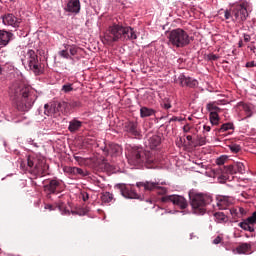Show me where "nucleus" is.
Returning <instances> with one entry per match:
<instances>
[{
    "instance_id": "nucleus-1",
    "label": "nucleus",
    "mask_w": 256,
    "mask_h": 256,
    "mask_svg": "<svg viewBox=\"0 0 256 256\" xmlns=\"http://www.w3.org/2000/svg\"><path fill=\"white\" fill-rule=\"evenodd\" d=\"M11 97L15 101L16 109L22 113L29 111L37 100L35 90L25 83H15L11 87Z\"/></svg>"
},
{
    "instance_id": "nucleus-2",
    "label": "nucleus",
    "mask_w": 256,
    "mask_h": 256,
    "mask_svg": "<svg viewBox=\"0 0 256 256\" xmlns=\"http://www.w3.org/2000/svg\"><path fill=\"white\" fill-rule=\"evenodd\" d=\"M137 32L130 26H123L121 23H113L104 33L102 43L113 45L119 41H135Z\"/></svg>"
},
{
    "instance_id": "nucleus-3",
    "label": "nucleus",
    "mask_w": 256,
    "mask_h": 256,
    "mask_svg": "<svg viewBox=\"0 0 256 256\" xmlns=\"http://www.w3.org/2000/svg\"><path fill=\"white\" fill-rule=\"evenodd\" d=\"M128 163L130 165H141L142 163H145L147 169H153V167H156L157 165L153 153L145 151L141 147L132 148L128 157Z\"/></svg>"
},
{
    "instance_id": "nucleus-4",
    "label": "nucleus",
    "mask_w": 256,
    "mask_h": 256,
    "mask_svg": "<svg viewBox=\"0 0 256 256\" xmlns=\"http://www.w3.org/2000/svg\"><path fill=\"white\" fill-rule=\"evenodd\" d=\"M190 205L195 215H205L207 211V205H210L213 198L205 193H199L195 191L189 192Z\"/></svg>"
},
{
    "instance_id": "nucleus-5",
    "label": "nucleus",
    "mask_w": 256,
    "mask_h": 256,
    "mask_svg": "<svg viewBox=\"0 0 256 256\" xmlns=\"http://www.w3.org/2000/svg\"><path fill=\"white\" fill-rule=\"evenodd\" d=\"M224 17L226 20L231 19L234 23H245L247 17H249V12L247 11V6L245 4H235L229 10L224 11Z\"/></svg>"
},
{
    "instance_id": "nucleus-6",
    "label": "nucleus",
    "mask_w": 256,
    "mask_h": 256,
    "mask_svg": "<svg viewBox=\"0 0 256 256\" xmlns=\"http://www.w3.org/2000/svg\"><path fill=\"white\" fill-rule=\"evenodd\" d=\"M167 39L168 44L172 45V47H176L177 49L187 47V45L191 43V40H189V34L181 28L168 32Z\"/></svg>"
},
{
    "instance_id": "nucleus-7",
    "label": "nucleus",
    "mask_w": 256,
    "mask_h": 256,
    "mask_svg": "<svg viewBox=\"0 0 256 256\" xmlns=\"http://www.w3.org/2000/svg\"><path fill=\"white\" fill-rule=\"evenodd\" d=\"M27 167L34 175H45V171L49 169V165H47L45 158L37 154L28 156Z\"/></svg>"
},
{
    "instance_id": "nucleus-8",
    "label": "nucleus",
    "mask_w": 256,
    "mask_h": 256,
    "mask_svg": "<svg viewBox=\"0 0 256 256\" xmlns=\"http://www.w3.org/2000/svg\"><path fill=\"white\" fill-rule=\"evenodd\" d=\"M161 185H165V183L153 181H144L136 183V187L138 189L144 188V191H158L159 195H165V193H167V188L162 187Z\"/></svg>"
},
{
    "instance_id": "nucleus-9",
    "label": "nucleus",
    "mask_w": 256,
    "mask_h": 256,
    "mask_svg": "<svg viewBox=\"0 0 256 256\" xmlns=\"http://www.w3.org/2000/svg\"><path fill=\"white\" fill-rule=\"evenodd\" d=\"M27 57L30 71H33L36 75H42L43 66L41 65V62H39L37 53H35L34 50H28Z\"/></svg>"
},
{
    "instance_id": "nucleus-10",
    "label": "nucleus",
    "mask_w": 256,
    "mask_h": 256,
    "mask_svg": "<svg viewBox=\"0 0 256 256\" xmlns=\"http://www.w3.org/2000/svg\"><path fill=\"white\" fill-rule=\"evenodd\" d=\"M163 203H173V205H176V207H179V209H187L189 207V202H187V199L181 195H168L162 197Z\"/></svg>"
},
{
    "instance_id": "nucleus-11",
    "label": "nucleus",
    "mask_w": 256,
    "mask_h": 256,
    "mask_svg": "<svg viewBox=\"0 0 256 256\" xmlns=\"http://www.w3.org/2000/svg\"><path fill=\"white\" fill-rule=\"evenodd\" d=\"M224 173L226 175H237V173L243 175L245 173V164L243 162H235L232 165L224 166Z\"/></svg>"
},
{
    "instance_id": "nucleus-12",
    "label": "nucleus",
    "mask_w": 256,
    "mask_h": 256,
    "mask_svg": "<svg viewBox=\"0 0 256 256\" xmlns=\"http://www.w3.org/2000/svg\"><path fill=\"white\" fill-rule=\"evenodd\" d=\"M121 195L126 199H139V194L133 190V187L127 186L125 184H118L117 185Z\"/></svg>"
},
{
    "instance_id": "nucleus-13",
    "label": "nucleus",
    "mask_w": 256,
    "mask_h": 256,
    "mask_svg": "<svg viewBox=\"0 0 256 256\" xmlns=\"http://www.w3.org/2000/svg\"><path fill=\"white\" fill-rule=\"evenodd\" d=\"M43 183L44 191L45 193H48V195L57 193V189H59V186L61 185V182H59L57 179L45 180Z\"/></svg>"
},
{
    "instance_id": "nucleus-14",
    "label": "nucleus",
    "mask_w": 256,
    "mask_h": 256,
    "mask_svg": "<svg viewBox=\"0 0 256 256\" xmlns=\"http://www.w3.org/2000/svg\"><path fill=\"white\" fill-rule=\"evenodd\" d=\"M124 131L133 137H139L141 135V131H139V124L135 121L126 122L124 124Z\"/></svg>"
},
{
    "instance_id": "nucleus-15",
    "label": "nucleus",
    "mask_w": 256,
    "mask_h": 256,
    "mask_svg": "<svg viewBox=\"0 0 256 256\" xmlns=\"http://www.w3.org/2000/svg\"><path fill=\"white\" fill-rule=\"evenodd\" d=\"M178 79L180 81L181 87H190L193 89V88L197 87V85H199V82H197V80H195L191 77H187V76H185V74H180Z\"/></svg>"
},
{
    "instance_id": "nucleus-16",
    "label": "nucleus",
    "mask_w": 256,
    "mask_h": 256,
    "mask_svg": "<svg viewBox=\"0 0 256 256\" xmlns=\"http://www.w3.org/2000/svg\"><path fill=\"white\" fill-rule=\"evenodd\" d=\"M122 148L119 146V144H109L104 148L105 155H111V157H117L118 155H121Z\"/></svg>"
},
{
    "instance_id": "nucleus-17",
    "label": "nucleus",
    "mask_w": 256,
    "mask_h": 256,
    "mask_svg": "<svg viewBox=\"0 0 256 256\" xmlns=\"http://www.w3.org/2000/svg\"><path fill=\"white\" fill-rule=\"evenodd\" d=\"M65 11L68 13H79L81 11V3L79 0H68Z\"/></svg>"
},
{
    "instance_id": "nucleus-18",
    "label": "nucleus",
    "mask_w": 256,
    "mask_h": 256,
    "mask_svg": "<svg viewBox=\"0 0 256 256\" xmlns=\"http://www.w3.org/2000/svg\"><path fill=\"white\" fill-rule=\"evenodd\" d=\"M2 21L4 25H10L11 27H18L21 21L13 14H6L3 16Z\"/></svg>"
},
{
    "instance_id": "nucleus-19",
    "label": "nucleus",
    "mask_w": 256,
    "mask_h": 256,
    "mask_svg": "<svg viewBox=\"0 0 256 256\" xmlns=\"http://www.w3.org/2000/svg\"><path fill=\"white\" fill-rule=\"evenodd\" d=\"M11 39H13V33L0 30V45L6 47V45H9V41H11Z\"/></svg>"
},
{
    "instance_id": "nucleus-20",
    "label": "nucleus",
    "mask_w": 256,
    "mask_h": 256,
    "mask_svg": "<svg viewBox=\"0 0 256 256\" xmlns=\"http://www.w3.org/2000/svg\"><path fill=\"white\" fill-rule=\"evenodd\" d=\"M81 127H83V122L74 118L69 122L68 131H70V133H77Z\"/></svg>"
},
{
    "instance_id": "nucleus-21",
    "label": "nucleus",
    "mask_w": 256,
    "mask_h": 256,
    "mask_svg": "<svg viewBox=\"0 0 256 256\" xmlns=\"http://www.w3.org/2000/svg\"><path fill=\"white\" fill-rule=\"evenodd\" d=\"M236 252L238 255H247V253H251V244L241 243L236 247Z\"/></svg>"
},
{
    "instance_id": "nucleus-22",
    "label": "nucleus",
    "mask_w": 256,
    "mask_h": 256,
    "mask_svg": "<svg viewBox=\"0 0 256 256\" xmlns=\"http://www.w3.org/2000/svg\"><path fill=\"white\" fill-rule=\"evenodd\" d=\"M159 145H161V137L153 135L148 139V147H150V149H157Z\"/></svg>"
},
{
    "instance_id": "nucleus-23",
    "label": "nucleus",
    "mask_w": 256,
    "mask_h": 256,
    "mask_svg": "<svg viewBox=\"0 0 256 256\" xmlns=\"http://www.w3.org/2000/svg\"><path fill=\"white\" fill-rule=\"evenodd\" d=\"M44 113L48 117H49V115H55V113H59V111H57V103L54 102L51 105L45 104V106H44Z\"/></svg>"
},
{
    "instance_id": "nucleus-24",
    "label": "nucleus",
    "mask_w": 256,
    "mask_h": 256,
    "mask_svg": "<svg viewBox=\"0 0 256 256\" xmlns=\"http://www.w3.org/2000/svg\"><path fill=\"white\" fill-rule=\"evenodd\" d=\"M56 107L58 113H69V111H71L69 108V102L66 101L56 102Z\"/></svg>"
},
{
    "instance_id": "nucleus-25",
    "label": "nucleus",
    "mask_w": 256,
    "mask_h": 256,
    "mask_svg": "<svg viewBox=\"0 0 256 256\" xmlns=\"http://www.w3.org/2000/svg\"><path fill=\"white\" fill-rule=\"evenodd\" d=\"M153 115H155V110L153 108L145 106L140 108V117L142 119H145V117H153Z\"/></svg>"
},
{
    "instance_id": "nucleus-26",
    "label": "nucleus",
    "mask_w": 256,
    "mask_h": 256,
    "mask_svg": "<svg viewBox=\"0 0 256 256\" xmlns=\"http://www.w3.org/2000/svg\"><path fill=\"white\" fill-rule=\"evenodd\" d=\"M234 131L235 130V125H233L232 122L224 123L221 125L219 128L218 132L219 133H225V131Z\"/></svg>"
},
{
    "instance_id": "nucleus-27",
    "label": "nucleus",
    "mask_w": 256,
    "mask_h": 256,
    "mask_svg": "<svg viewBox=\"0 0 256 256\" xmlns=\"http://www.w3.org/2000/svg\"><path fill=\"white\" fill-rule=\"evenodd\" d=\"M214 217L218 223H227L229 221V218L223 212H216Z\"/></svg>"
},
{
    "instance_id": "nucleus-28",
    "label": "nucleus",
    "mask_w": 256,
    "mask_h": 256,
    "mask_svg": "<svg viewBox=\"0 0 256 256\" xmlns=\"http://www.w3.org/2000/svg\"><path fill=\"white\" fill-rule=\"evenodd\" d=\"M217 205L219 209L225 210L227 207H229L230 203L229 200L225 197L218 199Z\"/></svg>"
},
{
    "instance_id": "nucleus-29",
    "label": "nucleus",
    "mask_w": 256,
    "mask_h": 256,
    "mask_svg": "<svg viewBox=\"0 0 256 256\" xmlns=\"http://www.w3.org/2000/svg\"><path fill=\"white\" fill-rule=\"evenodd\" d=\"M240 107H242L244 113L246 114V117H252L253 116V110H251V106H249L246 103L240 102Z\"/></svg>"
},
{
    "instance_id": "nucleus-30",
    "label": "nucleus",
    "mask_w": 256,
    "mask_h": 256,
    "mask_svg": "<svg viewBox=\"0 0 256 256\" xmlns=\"http://www.w3.org/2000/svg\"><path fill=\"white\" fill-rule=\"evenodd\" d=\"M102 203H111L113 201V194L110 192H104L101 194Z\"/></svg>"
},
{
    "instance_id": "nucleus-31",
    "label": "nucleus",
    "mask_w": 256,
    "mask_h": 256,
    "mask_svg": "<svg viewBox=\"0 0 256 256\" xmlns=\"http://www.w3.org/2000/svg\"><path fill=\"white\" fill-rule=\"evenodd\" d=\"M209 120L211 125H219V121H220L219 114L215 112H211L209 114Z\"/></svg>"
},
{
    "instance_id": "nucleus-32",
    "label": "nucleus",
    "mask_w": 256,
    "mask_h": 256,
    "mask_svg": "<svg viewBox=\"0 0 256 256\" xmlns=\"http://www.w3.org/2000/svg\"><path fill=\"white\" fill-rule=\"evenodd\" d=\"M64 49H67L72 57H75V55H77V51H79V48L75 45H65Z\"/></svg>"
},
{
    "instance_id": "nucleus-33",
    "label": "nucleus",
    "mask_w": 256,
    "mask_h": 256,
    "mask_svg": "<svg viewBox=\"0 0 256 256\" xmlns=\"http://www.w3.org/2000/svg\"><path fill=\"white\" fill-rule=\"evenodd\" d=\"M68 107L71 111V109H77L78 107H81V101L79 100H70L68 102Z\"/></svg>"
},
{
    "instance_id": "nucleus-34",
    "label": "nucleus",
    "mask_w": 256,
    "mask_h": 256,
    "mask_svg": "<svg viewBox=\"0 0 256 256\" xmlns=\"http://www.w3.org/2000/svg\"><path fill=\"white\" fill-rule=\"evenodd\" d=\"M207 109L210 113L219 114V111H221V108H219L218 106H215V104H208Z\"/></svg>"
},
{
    "instance_id": "nucleus-35",
    "label": "nucleus",
    "mask_w": 256,
    "mask_h": 256,
    "mask_svg": "<svg viewBox=\"0 0 256 256\" xmlns=\"http://www.w3.org/2000/svg\"><path fill=\"white\" fill-rule=\"evenodd\" d=\"M61 91H63V93H71V91H73V84L63 85Z\"/></svg>"
},
{
    "instance_id": "nucleus-36",
    "label": "nucleus",
    "mask_w": 256,
    "mask_h": 256,
    "mask_svg": "<svg viewBox=\"0 0 256 256\" xmlns=\"http://www.w3.org/2000/svg\"><path fill=\"white\" fill-rule=\"evenodd\" d=\"M246 221L250 224V225H256V211L254 213H252V215L250 217H248L246 219Z\"/></svg>"
},
{
    "instance_id": "nucleus-37",
    "label": "nucleus",
    "mask_w": 256,
    "mask_h": 256,
    "mask_svg": "<svg viewBox=\"0 0 256 256\" xmlns=\"http://www.w3.org/2000/svg\"><path fill=\"white\" fill-rule=\"evenodd\" d=\"M59 55H60V57H63L64 59H71V55H69V50H67V48L60 51Z\"/></svg>"
},
{
    "instance_id": "nucleus-38",
    "label": "nucleus",
    "mask_w": 256,
    "mask_h": 256,
    "mask_svg": "<svg viewBox=\"0 0 256 256\" xmlns=\"http://www.w3.org/2000/svg\"><path fill=\"white\" fill-rule=\"evenodd\" d=\"M229 148L232 153H239V151H241V146L237 144H232Z\"/></svg>"
},
{
    "instance_id": "nucleus-39",
    "label": "nucleus",
    "mask_w": 256,
    "mask_h": 256,
    "mask_svg": "<svg viewBox=\"0 0 256 256\" xmlns=\"http://www.w3.org/2000/svg\"><path fill=\"white\" fill-rule=\"evenodd\" d=\"M230 211V214L232 215L233 219H239V210L235 209V208H232L229 210Z\"/></svg>"
},
{
    "instance_id": "nucleus-40",
    "label": "nucleus",
    "mask_w": 256,
    "mask_h": 256,
    "mask_svg": "<svg viewBox=\"0 0 256 256\" xmlns=\"http://www.w3.org/2000/svg\"><path fill=\"white\" fill-rule=\"evenodd\" d=\"M238 225L239 227H241V229L247 231L248 226L251 224L247 220H245L244 222H240Z\"/></svg>"
},
{
    "instance_id": "nucleus-41",
    "label": "nucleus",
    "mask_w": 256,
    "mask_h": 256,
    "mask_svg": "<svg viewBox=\"0 0 256 256\" xmlns=\"http://www.w3.org/2000/svg\"><path fill=\"white\" fill-rule=\"evenodd\" d=\"M227 179H229V177L227 176V174H222L218 177V182L219 183H226Z\"/></svg>"
},
{
    "instance_id": "nucleus-42",
    "label": "nucleus",
    "mask_w": 256,
    "mask_h": 256,
    "mask_svg": "<svg viewBox=\"0 0 256 256\" xmlns=\"http://www.w3.org/2000/svg\"><path fill=\"white\" fill-rule=\"evenodd\" d=\"M225 161H227V157L221 156L216 160L217 165H225Z\"/></svg>"
},
{
    "instance_id": "nucleus-43",
    "label": "nucleus",
    "mask_w": 256,
    "mask_h": 256,
    "mask_svg": "<svg viewBox=\"0 0 256 256\" xmlns=\"http://www.w3.org/2000/svg\"><path fill=\"white\" fill-rule=\"evenodd\" d=\"M207 59H208V61H217V59H219V55H216V54H208V55H207Z\"/></svg>"
},
{
    "instance_id": "nucleus-44",
    "label": "nucleus",
    "mask_w": 256,
    "mask_h": 256,
    "mask_svg": "<svg viewBox=\"0 0 256 256\" xmlns=\"http://www.w3.org/2000/svg\"><path fill=\"white\" fill-rule=\"evenodd\" d=\"M207 143V139L205 137H199L198 138V145L202 147V145H205Z\"/></svg>"
},
{
    "instance_id": "nucleus-45",
    "label": "nucleus",
    "mask_w": 256,
    "mask_h": 256,
    "mask_svg": "<svg viewBox=\"0 0 256 256\" xmlns=\"http://www.w3.org/2000/svg\"><path fill=\"white\" fill-rule=\"evenodd\" d=\"M163 109H171V102H169V100L165 101L162 104Z\"/></svg>"
},
{
    "instance_id": "nucleus-46",
    "label": "nucleus",
    "mask_w": 256,
    "mask_h": 256,
    "mask_svg": "<svg viewBox=\"0 0 256 256\" xmlns=\"http://www.w3.org/2000/svg\"><path fill=\"white\" fill-rule=\"evenodd\" d=\"M82 199H83V201H89V193L83 192L82 193Z\"/></svg>"
},
{
    "instance_id": "nucleus-47",
    "label": "nucleus",
    "mask_w": 256,
    "mask_h": 256,
    "mask_svg": "<svg viewBox=\"0 0 256 256\" xmlns=\"http://www.w3.org/2000/svg\"><path fill=\"white\" fill-rule=\"evenodd\" d=\"M222 241V238L220 236H217L214 240H213V243L214 245H219V243H221Z\"/></svg>"
},
{
    "instance_id": "nucleus-48",
    "label": "nucleus",
    "mask_w": 256,
    "mask_h": 256,
    "mask_svg": "<svg viewBox=\"0 0 256 256\" xmlns=\"http://www.w3.org/2000/svg\"><path fill=\"white\" fill-rule=\"evenodd\" d=\"M183 131H184V133H189V131H191V126H189V124H186V125L183 127Z\"/></svg>"
},
{
    "instance_id": "nucleus-49",
    "label": "nucleus",
    "mask_w": 256,
    "mask_h": 256,
    "mask_svg": "<svg viewBox=\"0 0 256 256\" xmlns=\"http://www.w3.org/2000/svg\"><path fill=\"white\" fill-rule=\"evenodd\" d=\"M244 41L245 43H249V41H251V36L249 34H244Z\"/></svg>"
},
{
    "instance_id": "nucleus-50",
    "label": "nucleus",
    "mask_w": 256,
    "mask_h": 256,
    "mask_svg": "<svg viewBox=\"0 0 256 256\" xmlns=\"http://www.w3.org/2000/svg\"><path fill=\"white\" fill-rule=\"evenodd\" d=\"M238 214H239V217H243V215H245V209L244 208H239L238 209Z\"/></svg>"
},
{
    "instance_id": "nucleus-51",
    "label": "nucleus",
    "mask_w": 256,
    "mask_h": 256,
    "mask_svg": "<svg viewBox=\"0 0 256 256\" xmlns=\"http://www.w3.org/2000/svg\"><path fill=\"white\" fill-rule=\"evenodd\" d=\"M246 67H256V63H255V61H251V62H247L246 63Z\"/></svg>"
},
{
    "instance_id": "nucleus-52",
    "label": "nucleus",
    "mask_w": 256,
    "mask_h": 256,
    "mask_svg": "<svg viewBox=\"0 0 256 256\" xmlns=\"http://www.w3.org/2000/svg\"><path fill=\"white\" fill-rule=\"evenodd\" d=\"M70 172L73 173L74 175H78V168L77 167L70 168Z\"/></svg>"
},
{
    "instance_id": "nucleus-53",
    "label": "nucleus",
    "mask_w": 256,
    "mask_h": 256,
    "mask_svg": "<svg viewBox=\"0 0 256 256\" xmlns=\"http://www.w3.org/2000/svg\"><path fill=\"white\" fill-rule=\"evenodd\" d=\"M251 225H253V224H248V228H246V231L253 233V231H255V228H253V226H251Z\"/></svg>"
},
{
    "instance_id": "nucleus-54",
    "label": "nucleus",
    "mask_w": 256,
    "mask_h": 256,
    "mask_svg": "<svg viewBox=\"0 0 256 256\" xmlns=\"http://www.w3.org/2000/svg\"><path fill=\"white\" fill-rule=\"evenodd\" d=\"M171 121H181V118L177 117V116H173L171 119H170V122Z\"/></svg>"
},
{
    "instance_id": "nucleus-55",
    "label": "nucleus",
    "mask_w": 256,
    "mask_h": 256,
    "mask_svg": "<svg viewBox=\"0 0 256 256\" xmlns=\"http://www.w3.org/2000/svg\"><path fill=\"white\" fill-rule=\"evenodd\" d=\"M203 128H204V131H207V132L211 131V126L204 125Z\"/></svg>"
},
{
    "instance_id": "nucleus-56",
    "label": "nucleus",
    "mask_w": 256,
    "mask_h": 256,
    "mask_svg": "<svg viewBox=\"0 0 256 256\" xmlns=\"http://www.w3.org/2000/svg\"><path fill=\"white\" fill-rule=\"evenodd\" d=\"M45 209H50V211H53V205H46Z\"/></svg>"
},
{
    "instance_id": "nucleus-57",
    "label": "nucleus",
    "mask_w": 256,
    "mask_h": 256,
    "mask_svg": "<svg viewBox=\"0 0 256 256\" xmlns=\"http://www.w3.org/2000/svg\"><path fill=\"white\" fill-rule=\"evenodd\" d=\"M62 214H63V215H69V214H70V212H69V210L64 209V210H63V212H62Z\"/></svg>"
},
{
    "instance_id": "nucleus-58",
    "label": "nucleus",
    "mask_w": 256,
    "mask_h": 256,
    "mask_svg": "<svg viewBox=\"0 0 256 256\" xmlns=\"http://www.w3.org/2000/svg\"><path fill=\"white\" fill-rule=\"evenodd\" d=\"M186 139H187V141H193V136L188 135V136H186Z\"/></svg>"
},
{
    "instance_id": "nucleus-59",
    "label": "nucleus",
    "mask_w": 256,
    "mask_h": 256,
    "mask_svg": "<svg viewBox=\"0 0 256 256\" xmlns=\"http://www.w3.org/2000/svg\"><path fill=\"white\" fill-rule=\"evenodd\" d=\"M78 175H84L83 169L78 168Z\"/></svg>"
},
{
    "instance_id": "nucleus-60",
    "label": "nucleus",
    "mask_w": 256,
    "mask_h": 256,
    "mask_svg": "<svg viewBox=\"0 0 256 256\" xmlns=\"http://www.w3.org/2000/svg\"><path fill=\"white\" fill-rule=\"evenodd\" d=\"M3 73V68L0 66V75Z\"/></svg>"
},
{
    "instance_id": "nucleus-61",
    "label": "nucleus",
    "mask_w": 256,
    "mask_h": 256,
    "mask_svg": "<svg viewBox=\"0 0 256 256\" xmlns=\"http://www.w3.org/2000/svg\"><path fill=\"white\" fill-rule=\"evenodd\" d=\"M20 167H25V164H24V163H21V164H20Z\"/></svg>"
},
{
    "instance_id": "nucleus-62",
    "label": "nucleus",
    "mask_w": 256,
    "mask_h": 256,
    "mask_svg": "<svg viewBox=\"0 0 256 256\" xmlns=\"http://www.w3.org/2000/svg\"><path fill=\"white\" fill-rule=\"evenodd\" d=\"M59 209H63V206H59Z\"/></svg>"
},
{
    "instance_id": "nucleus-63",
    "label": "nucleus",
    "mask_w": 256,
    "mask_h": 256,
    "mask_svg": "<svg viewBox=\"0 0 256 256\" xmlns=\"http://www.w3.org/2000/svg\"><path fill=\"white\" fill-rule=\"evenodd\" d=\"M239 47H241V42L239 43Z\"/></svg>"
}]
</instances>
